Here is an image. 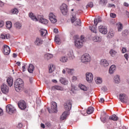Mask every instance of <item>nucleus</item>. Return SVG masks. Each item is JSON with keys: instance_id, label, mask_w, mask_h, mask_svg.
I'll use <instances>...</instances> for the list:
<instances>
[{"instance_id": "obj_31", "label": "nucleus", "mask_w": 129, "mask_h": 129, "mask_svg": "<svg viewBox=\"0 0 129 129\" xmlns=\"http://www.w3.org/2000/svg\"><path fill=\"white\" fill-rule=\"evenodd\" d=\"M68 55L71 60H73L75 58L73 51H71L68 52Z\"/></svg>"}, {"instance_id": "obj_54", "label": "nucleus", "mask_w": 129, "mask_h": 129, "mask_svg": "<svg viewBox=\"0 0 129 129\" xmlns=\"http://www.w3.org/2000/svg\"><path fill=\"white\" fill-rule=\"evenodd\" d=\"M121 52L123 53H125V52H126V48L125 47H122V50H121Z\"/></svg>"}, {"instance_id": "obj_13", "label": "nucleus", "mask_w": 129, "mask_h": 129, "mask_svg": "<svg viewBox=\"0 0 129 129\" xmlns=\"http://www.w3.org/2000/svg\"><path fill=\"white\" fill-rule=\"evenodd\" d=\"M99 31L100 33L103 34V35H106L107 34V28L104 25H100L98 27Z\"/></svg>"}, {"instance_id": "obj_26", "label": "nucleus", "mask_w": 129, "mask_h": 129, "mask_svg": "<svg viewBox=\"0 0 129 129\" xmlns=\"http://www.w3.org/2000/svg\"><path fill=\"white\" fill-rule=\"evenodd\" d=\"M114 81L115 83L118 84L120 83V78L119 75H116L114 78Z\"/></svg>"}, {"instance_id": "obj_20", "label": "nucleus", "mask_w": 129, "mask_h": 129, "mask_svg": "<svg viewBox=\"0 0 129 129\" xmlns=\"http://www.w3.org/2000/svg\"><path fill=\"white\" fill-rule=\"evenodd\" d=\"M100 64L103 67H107L109 65L108 61L105 59H101L100 61Z\"/></svg>"}, {"instance_id": "obj_38", "label": "nucleus", "mask_w": 129, "mask_h": 129, "mask_svg": "<svg viewBox=\"0 0 129 129\" xmlns=\"http://www.w3.org/2000/svg\"><path fill=\"white\" fill-rule=\"evenodd\" d=\"M117 29H118V31L121 32V31L122 30V29L123 28V27L122 26V24H121V23H120L119 22V23H118L117 24Z\"/></svg>"}, {"instance_id": "obj_7", "label": "nucleus", "mask_w": 129, "mask_h": 129, "mask_svg": "<svg viewBox=\"0 0 129 129\" xmlns=\"http://www.w3.org/2000/svg\"><path fill=\"white\" fill-rule=\"evenodd\" d=\"M61 13L63 16H66L68 13V6L66 4H62L60 7Z\"/></svg>"}, {"instance_id": "obj_24", "label": "nucleus", "mask_w": 129, "mask_h": 129, "mask_svg": "<svg viewBox=\"0 0 129 129\" xmlns=\"http://www.w3.org/2000/svg\"><path fill=\"white\" fill-rule=\"evenodd\" d=\"M52 90H60V91H63L64 89L60 86H54L51 88Z\"/></svg>"}, {"instance_id": "obj_2", "label": "nucleus", "mask_w": 129, "mask_h": 129, "mask_svg": "<svg viewBox=\"0 0 129 129\" xmlns=\"http://www.w3.org/2000/svg\"><path fill=\"white\" fill-rule=\"evenodd\" d=\"M14 86L16 91L20 92L24 87V81L21 79H18L14 83Z\"/></svg>"}, {"instance_id": "obj_3", "label": "nucleus", "mask_w": 129, "mask_h": 129, "mask_svg": "<svg viewBox=\"0 0 129 129\" xmlns=\"http://www.w3.org/2000/svg\"><path fill=\"white\" fill-rule=\"evenodd\" d=\"M85 39H84V36L83 35L81 36V38H77L75 40V46L76 48L80 49L83 47V43Z\"/></svg>"}, {"instance_id": "obj_56", "label": "nucleus", "mask_w": 129, "mask_h": 129, "mask_svg": "<svg viewBox=\"0 0 129 129\" xmlns=\"http://www.w3.org/2000/svg\"><path fill=\"white\" fill-rule=\"evenodd\" d=\"M45 125L48 127H50V126H51V123L50 122H47L45 123Z\"/></svg>"}, {"instance_id": "obj_1", "label": "nucleus", "mask_w": 129, "mask_h": 129, "mask_svg": "<svg viewBox=\"0 0 129 129\" xmlns=\"http://www.w3.org/2000/svg\"><path fill=\"white\" fill-rule=\"evenodd\" d=\"M72 107V103H71V101H68L64 103V109L67 111H64L60 116V120H64V119H66V117L68 116V113H69L68 111L71 110Z\"/></svg>"}, {"instance_id": "obj_6", "label": "nucleus", "mask_w": 129, "mask_h": 129, "mask_svg": "<svg viewBox=\"0 0 129 129\" xmlns=\"http://www.w3.org/2000/svg\"><path fill=\"white\" fill-rule=\"evenodd\" d=\"M71 22L72 24L74 23L75 26L77 27V26H80L81 24V21L80 19L76 18L75 14L72 13V17H71Z\"/></svg>"}, {"instance_id": "obj_9", "label": "nucleus", "mask_w": 129, "mask_h": 129, "mask_svg": "<svg viewBox=\"0 0 129 129\" xmlns=\"http://www.w3.org/2000/svg\"><path fill=\"white\" fill-rule=\"evenodd\" d=\"M48 17L50 22H51L52 24H56V23H57V18L56 17V16H55V14H54V13H49Z\"/></svg>"}, {"instance_id": "obj_12", "label": "nucleus", "mask_w": 129, "mask_h": 129, "mask_svg": "<svg viewBox=\"0 0 129 129\" xmlns=\"http://www.w3.org/2000/svg\"><path fill=\"white\" fill-rule=\"evenodd\" d=\"M119 99L121 102L124 103L125 102H127L128 98L125 94L121 93L119 95Z\"/></svg>"}, {"instance_id": "obj_15", "label": "nucleus", "mask_w": 129, "mask_h": 129, "mask_svg": "<svg viewBox=\"0 0 129 129\" xmlns=\"http://www.w3.org/2000/svg\"><path fill=\"white\" fill-rule=\"evenodd\" d=\"M3 52L4 55H9L10 53H11V49H10V47L7 45H5L3 47Z\"/></svg>"}, {"instance_id": "obj_29", "label": "nucleus", "mask_w": 129, "mask_h": 129, "mask_svg": "<svg viewBox=\"0 0 129 129\" xmlns=\"http://www.w3.org/2000/svg\"><path fill=\"white\" fill-rule=\"evenodd\" d=\"M109 119H110V120H114V121L118 120V117H117L116 115L113 114L109 117Z\"/></svg>"}, {"instance_id": "obj_8", "label": "nucleus", "mask_w": 129, "mask_h": 129, "mask_svg": "<svg viewBox=\"0 0 129 129\" xmlns=\"http://www.w3.org/2000/svg\"><path fill=\"white\" fill-rule=\"evenodd\" d=\"M51 110L50 108H47V110L49 113H52V112H57V103L55 102H51Z\"/></svg>"}, {"instance_id": "obj_44", "label": "nucleus", "mask_w": 129, "mask_h": 129, "mask_svg": "<svg viewBox=\"0 0 129 129\" xmlns=\"http://www.w3.org/2000/svg\"><path fill=\"white\" fill-rule=\"evenodd\" d=\"M93 40L95 42H101V37H99L98 36H95Z\"/></svg>"}, {"instance_id": "obj_34", "label": "nucleus", "mask_w": 129, "mask_h": 129, "mask_svg": "<svg viewBox=\"0 0 129 129\" xmlns=\"http://www.w3.org/2000/svg\"><path fill=\"white\" fill-rule=\"evenodd\" d=\"M55 71V66L53 64H50L49 66V73H52L53 71Z\"/></svg>"}, {"instance_id": "obj_47", "label": "nucleus", "mask_w": 129, "mask_h": 129, "mask_svg": "<svg viewBox=\"0 0 129 129\" xmlns=\"http://www.w3.org/2000/svg\"><path fill=\"white\" fill-rule=\"evenodd\" d=\"M45 56L47 60L51 59V58H53V55L50 53L47 54Z\"/></svg>"}, {"instance_id": "obj_45", "label": "nucleus", "mask_w": 129, "mask_h": 129, "mask_svg": "<svg viewBox=\"0 0 129 129\" xmlns=\"http://www.w3.org/2000/svg\"><path fill=\"white\" fill-rule=\"evenodd\" d=\"M0 38H1V39H2L3 40H5L6 39H8V35H7V34H4L3 33H2L0 35Z\"/></svg>"}, {"instance_id": "obj_32", "label": "nucleus", "mask_w": 129, "mask_h": 129, "mask_svg": "<svg viewBox=\"0 0 129 129\" xmlns=\"http://www.w3.org/2000/svg\"><path fill=\"white\" fill-rule=\"evenodd\" d=\"M95 81L97 84H101V83H102V79L100 77L95 78Z\"/></svg>"}, {"instance_id": "obj_63", "label": "nucleus", "mask_w": 129, "mask_h": 129, "mask_svg": "<svg viewBox=\"0 0 129 129\" xmlns=\"http://www.w3.org/2000/svg\"><path fill=\"white\" fill-rule=\"evenodd\" d=\"M124 7H128V4L126 3H124Z\"/></svg>"}, {"instance_id": "obj_42", "label": "nucleus", "mask_w": 129, "mask_h": 129, "mask_svg": "<svg viewBox=\"0 0 129 129\" xmlns=\"http://www.w3.org/2000/svg\"><path fill=\"white\" fill-rule=\"evenodd\" d=\"M66 70H67V72L68 73V74H70V75H72V74H73L74 69L66 68Z\"/></svg>"}, {"instance_id": "obj_33", "label": "nucleus", "mask_w": 129, "mask_h": 129, "mask_svg": "<svg viewBox=\"0 0 129 129\" xmlns=\"http://www.w3.org/2000/svg\"><path fill=\"white\" fill-rule=\"evenodd\" d=\"M107 4V0H100L99 5L102 7H105Z\"/></svg>"}, {"instance_id": "obj_51", "label": "nucleus", "mask_w": 129, "mask_h": 129, "mask_svg": "<svg viewBox=\"0 0 129 129\" xmlns=\"http://www.w3.org/2000/svg\"><path fill=\"white\" fill-rule=\"evenodd\" d=\"M128 54L127 53H126L124 55V57L125 58V59H126V60L127 61V60H128V58H129V56H128Z\"/></svg>"}, {"instance_id": "obj_50", "label": "nucleus", "mask_w": 129, "mask_h": 129, "mask_svg": "<svg viewBox=\"0 0 129 129\" xmlns=\"http://www.w3.org/2000/svg\"><path fill=\"white\" fill-rule=\"evenodd\" d=\"M5 25V22L3 20H0V28H3Z\"/></svg>"}, {"instance_id": "obj_58", "label": "nucleus", "mask_w": 129, "mask_h": 129, "mask_svg": "<svg viewBox=\"0 0 129 129\" xmlns=\"http://www.w3.org/2000/svg\"><path fill=\"white\" fill-rule=\"evenodd\" d=\"M4 114V111L3 110V109L0 108V116H1V115H3Z\"/></svg>"}, {"instance_id": "obj_53", "label": "nucleus", "mask_w": 129, "mask_h": 129, "mask_svg": "<svg viewBox=\"0 0 129 129\" xmlns=\"http://www.w3.org/2000/svg\"><path fill=\"white\" fill-rule=\"evenodd\" d=\"M111 18H114L116 17V15L114 13H111L110 15Z\"/></svg>"}, {"instance_id": "obj_22", "label": "nucleus", "mask_w": 129, "mask_h": 129, "mask_svg": "<svg viewBox=\"0 0 129 129\" xmlns=\"http://www.w3.org/2000/svg\"><path fill=\"white\" fill-rule=\"evenodd\" d=\"M7 82L9 86H10V87H12L14 83V79L12 77H9L7 79Z\"/></svg>"}, {"instance_id": "obj_61", "label": "nucleus", "mask_w": 129, "mask_h": 129, "mask_svg": "<svg viewBox=\"0 0 129 129\" xmlns=\"http://www.w3.org/2000/svg\"><path fill=\"white\" fill-rule=\"evenodd\" d=\"M66 71L67 72V71L66 70V68L65 69H63L62 70V73L63 74H66Z\"/></svg>"}, {"instance_id": "obj_35", "label": "nucleus", "mask_w": 129, "mask_h": 129, "mask_svg": "<svg viewBox=\"0 0 129 129\" xmlns=\"http://www.w3.org/2000/svg\"><path fill=\"white\" fill-rule=\"evenodd\" d=\"M13 23H12V22L11 21H7L6 22V28L8 29V30H10V29H12V25Z\"/></svg>"}, {"instance_id": "obj_59", "label": "nucleus", "mask_w": 129, "mask_h": 129, "mask_svg": "<svg viewBox=\"0 0 129 129\" xmlns=\"http://www.w3.org/2000/svg\"><path fill=\"white\" fill-rule=\"evenodd\" d=\"M104 101V99L103 98H101L99 100V102H101V103H102V102H103Z\"/></svg>"}, {"instance_id": "obj_4", "label": "nucleus", "mask_w": 129, "mask_h": 129, "mask_svg": "<svg viewBox=\"0 0 129 129\" xmlns=\"http://www.w3.org/2000/svg\"><path fill=\"white\" fill-rule=\"evenodd\" d=\"M82 63L84 64H88L91 61V56L88 53L83 54L81 58Z\"/></svg>"}, {"instance_id": "obj_5", "label": "nucleus", "mask_w": 129, "mask_h": 129, "mask_svg": "<svg viewBox=\"0 0 129 129\" xmlns=\"http://www.w3.org/2000/svg\"><path fill=\"white\" fill-rule=\"evenodd\" d=\"M101 22V18L100 17H98L96 18H95L94 23L95 24V27L94 26H92L91 27H90V30H91V32L93 33H95L96 34L97 33V30L96 29V26H97V24L98 23H100Z\"/></svg>"}, {"instance_id": "obj_18", "label": "nucleus", "mask_w": 129, "mask_h": 129, "mask_svg": "<svg viewBox=\"0 0 129 129\" xmlns=\"http://www.w3.org/2000/svg\"><path fill=\"white\" fill-rule=\"evenodd\" d=\"M1 90L3 93L7 94L9 92V87L6 84H3L1 86Z\"/></svg>"}, {"instance_id": "obj_43", "label": "nucleus", "mask_w": 129, "mask_h": 129, "mask_svg": "<svg viewBox=\"0 0 129 129\" xmlns=\"http://www.w3.org/2000/svg\"><path fill=\"white\" fill-rule=\"evenodd\" d=\"M54 41L56 42V43L58 45H60V44H61V41H60V38H59V37H58V36H55Z\"/></svg>"}, {"instance_id": "obj_37", "label": "nucleus", "mask_w": 129, "mask_h": 129, "mask_svg": "<svg viewBox=\"0 0 129 129\" xmlns=\"http://www.w3.org/2000/svg\"><path fill=\"white\" fill-rule=\"evenodd\" d=\"M60 62H62V63H65L68 61V58L67 56H62L60 58Z\"/></svg>"}, {"instance_id": "obj_55", "label": "nucleus", "mask_w": 129, "mask_h": 129, "mask_svg": "<svg viewBox=\"0 0 129 129\" xmlns=\"http://www.w3.org/2000/svg\"><path fill=\"white\" fill-rule=\"evenodd\" d=\"M112 7H115L114 4H109L107 5V8H112Z\"/></svg>"}, {"instance_id": "obj_21", "label": "nucleus", "mask_w": 129, "mask_h": 129, "mask_svg": "<svg viewBox=\"0 0 129 129\" xmlns=\"http://www.w3.org/2000/svg\"><path fill=\"white\" fill-rule=\"evenodd\" d=\"M29 17L32 20V21H34V22H38V17H36L35 15H34V13H30L29 14Z\"/></svg>"}, {"instance_id": "obj_30", "label": "nucleus", "mask_w": 129, "mask_h": 129, "mask_svg": "<svg viewBox=\"0 0 129 129\" xmlns=\"http://www.w3.org/2000/svg\"><path fill=\"white\" fill-rule=\"evenodd\" d=\"M34 69H35V67L33 66V65L30 64L28 70V72H29V73H33L34 72Z\"/></svg>"}, {"instance_id": "obj_11", "label": "nucleus", "mask_w": 129, "mask_h": 129, "mask_svg": "<svg viewBox=\"0 0 129 129\" xmlns=\"http://www.w3.org/2000/svg\"><path fill=\"white\" fill-rule=\"evenodd\" d=\"M18 105L21 110H24L27 108V103L24 100H20L18 103Z\"/></svg>"}, {"instance_id": "obj_16", "label": "nucleus", "mask_w": 129, "mask_h": 129, "mask_svg": "<svg viewBox=\"0 0 129 129\" xmlns=\"http://www.w3.org/2000/svg\"><path fill=\"white\" fill-rule=\"evenodd\" d=\"M107 118H108V115H106V113H105V111H103L102 112V114L100 117V119L102 122H103V123H105V122H106Z\"/></svg>"}, {"instance_id": "obj_25", "label": "nucleus", "mask_w": 129, "mask_h": 129, "mask_svg": "<svg viewBox=\"0 0 129 129\" xmlns=\"http://www.w3.org/2000/svg\"><path fill=\"white\" fill-rule=\"evenodd\" d=\"M14 26L17 30H20V29H22V23H20L19 22H16L14 24Z\"/></svg>"}, {"instance_id": "obj_19", "label": "nucleus", "mask_w": 129, "mask_h": 129, "mask_svg": "<svg viewBox=\"0 0 129 129\" xmlns=\"http://www.w3.org/2000/svg\"><path fill=\"white\" fill-rule=\"evenodd\" d=\"M44 42L41 38L37 37L34 41V44L35 46H41L42 44Z\"/></svg>"}, {"instance_id": "obj_14", "label": "nucleus", "mask_w": 129, "mask_h": 129, "mask_svg": "<svg viewBox=\"0 0 129 129\" xmlns=\"http://www.w3.org/2000/svg\"><path fill=\"white\" fill-rule=\"evenodd\" d=\"M37 22H39V23L43 24V25H47L49 21L45 18H43L41 16L38 15L37 16Z\"/></svg>"}, {"instance_id": "obj_27", "label": "nucleus", "mask_w": 129, "mask_h": 129, "mask_svg": "<svg viewBox=\"0 0 129 129\" xmlns=\"http://www.w3.org/2000/svg\"><path fill=\"white\" fill-rule=\"evenodd\" d=\"M59 82L60 83H61V84H64V85L68 84V81H67V79L64 78H60L59 79Z\"/></svg>"}, {"instance_id": "obj_60", "label": "nucleus", "mask_w": 129, "mask_h": 129, "mask_svg": "<svg viewBox=\"0 0 129 129\" xmlns=\"http://www.w3.org/2000/svg\"><path fill=\"white\" fill-rule=\"evenodd\" d=\"M0 7H4V3L0 1Z\"/></svg>"}, {"instance_id": "obj_52", "label": "nucleus", "mask_w": 129, "mask_h": 129, "mask_svg": "<svg viewBox=\"0 0 129 129\" xmlns=\"http://www.w3.org/2000/svg\"><path fill=\"white\" fill-rule=\"evenodd\" d=\"M77 80V78L76 76H73L72 78V81L73 82H74V81H76Z\"/></svg>"}, {"instance_id": "obj_28", "label": "nucleus", "mask_w": 129, "mask_h": 129, "mask_svg": "<svg viewBox=\"0 0 129 129\" xmlns=\"http://www.w3.org/2000/svg\"><path fill=\"white\" fill-rule=\"evenodd\" d=\"M40 32L42 37H45L46 35L48 34V31H47V30H45V29H41L40 30Z\"/></svg>"}, {"instance_id": "obj_41", "label": "nucleus", "mask_w": 129, "mask_h": 129, "mask_svg": "<svg viewBox=\"0 0 129 129\" xmlns=\"http://www.w3.org/2000/svg\"><path fill=\"white\" fill-rule=\"evenodd\" d=\"M109 53L112 57H114V56H115V54H117V52H116L115 50L113 49H111L109 52Z\"/></svg>"}, {"instance_id": "obj_40", "label": "nucleus", "mask_w": 129, "mask_h": 129, "mask_svg": "<svg viewBox=\"0 0 129 129\" xmlns=\"http://www.w3.org/2000/svg\"><path fill=\"white\" fill-rule=\"evenodd\" d=\"M129 34V31L127 30H124L122 32V35L123 37H127L128 36Z\"/></svg>"}, {"instance_id": "obj_17", "label": "nucleus", "mask_w": 129, "mask_h": 129, "mask_svg": "<svg viewBox=\"0 0 129 129\" xmlns=\"http://www.w3.org/2000/svg\"><path fill=\"white\" fill-rule=\"evenodd\" d=\"M86 80L88 82H92L93 80V75L91 73L87 72L86 74Z\"/></svg>"}, {"instance_id": "obj_36", "label": "nucleus", "mask_w": 129, "mask_h": 129, "mask_svg": "<svg viewBox=\"0 0 129 129\" xmlns=\"http://www.w3.org/2000/svg\"><path fill=\"white\" fill-rule=\"evenodd\" d=\"M79 87L81 89V90H83L84 91H87V87L84 85L79 84Z\"/></svg>"}, {"instance_id": "obj_46", "label": "nucleus", "mask_w": 129, "mask_h": 129, "mask_svg": "<svg viewBox=\"0 0 129 129\" xmlns=\"http://www.w3.org/2000/svg\"><path fill=\"white\" fill-rule=\"evenodd\" d=\"M86 8V9H88V8H93V2H89L87 5Z\"/></svg>"}, {"instance_id": "obj_39", "label": "nucleus", "mask_w": 129, "mask_h": 129, "mask_svg": "<svg viewBox=\"0 0 129 129\" xmlns=\"http://www.w3.org/2000/svg\"><path fill=\"white\" fill-rule=\"evenodd\" d=\"M94 110L93 107H89L87 110V113H88V114H91V113L93 112Z\"/></svg>"}, {"instance_id": "obj_62", "label": "nucleus", "mask_w": 129, "mask_h": 129, "mask_svg": "<svg viewBox=\"0 0 129 129\" xmlns=\"http://www.w3.org/2000/svg\"><path fill=\"white\" fill-rule=\"evenodd\" d=\"M53 32H54V33H56V34L58 33V30L57 29H54V30H53Z\"/></svg>"}, {"instance_id": "obj_10", "label": "nucleus", "mask_w": 129, "mask_h": 129, "mask_svg": "<svg viewBox=\"0 0 129 129\" xmlns=\"http://www.w3.org/2000/svg\"><path fill=\"white\" fill-rule=\"evenodd\" d=\"M6 111L9 114H12L16 111V109L11 104H9L6 106Z\"/></svg>"}, {"instance_id": "obj_49", "label": "nucleus", "mask_w": 129, "mask_h": 129, "mask_svg": "<svg viewBox=\"0 0 129 129\" xmlns=\"http://www.w3.org/2000/svg\"><path fill=\"white\" fill-rule=\"evenodd\" d=\"M115 126V124H110L108 126V128L109 129H114V127Z\"/></svg>"}, {"instance_id": "obj_64", "label": "nucleus", "mask_w": 129, "mask_h": 129, "mask_svg": "<svg viewBox=\"0 0 129 129\" xmlns=\"http://www.w3.org/2000/svg\"><path fill=\"white\" fill-rule=\"evenodd\" d=\"M121 129H127V128H126V127L125 126H124V125L122 126L121 127Z\"/></svg>"}, {"instance_id": "obj_57", "label": "nucleus", "mask_w": 129, "mask_h": 129, "mask_svg": "<svg viewBox=\"0 0 129 129\" xmlns=\"http://www.w3.org/2000/svg\"><path fill=\"white\" fill-rule=\"evenodd\" d=\"M22 71L23 72H25V71H26V64H24L23 67H22Z\"/></svg>"}, {"instance_id": "obj_48", "label": "nucleus", "mask_w": 129, "mask_h": 129, "mask_svg": "<svg viewBox=\"0 0 129 129\" xmlns=\"http://www.w3.org/2000/svg\"><path fill=\"white\" fill-rule=\"evenodd\" d=\"M11 13L13 15L17 14L19 13V10H18V9L15 8L11 10Z\"/></svg>"}, {"instance_id": "obj_23", "label": "nucleus", "mask_w": 129, "mask_h": 129, "mask_svg": "<svg viewBox=\"0 0 129 129\" xmlns=\"http://www.w3.org/2000/svg\"><path fill=\"white\" fill-rule=\"evenodd\" d=\"M115 70H116L115 65H112L109 69V73L110 74H113Z\"/></svg>"}]
</instances>
